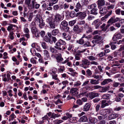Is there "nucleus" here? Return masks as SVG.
<instances>
[{
    "label": "nucleus",
    "instance_id": "obj_1",
    "mask_svg": "<svg viewBox=\"0 0 124 124\" xmlns=\"http://www.w3.org/2000/svg\"><path fill=\"white\" fill-rule=\"evenodd\" d=\"M90 65V62L87 59H84L82 60L80 66L84 69H86L89 68Z\"/></svg>",
    "mask_w": 124,
    "mask_h": 124
},
{
    "label": "nucleus",
    "instance_id": "obj_2",
    "mask_svg": "<svg viewBox=\"0 0 124 124\" xmlns=\"http://www.w3.org/2000/svg\"><path fill=\"white\" fill-rule=\"evenodd\" d=\"M66 44V42L63 40L60 39L58 40L55 44V46L54 47L58 50L61 51L62 50V48L60 47L61 45H65Z\"/></svg>",
    "mask_w": 124,
    "mask_h": 124
},
{
    "label": "nucleus",
    "instance_id": "obj_3",
    "mask_svg": "<svg viewBox=\"0 0 124 124\" xmlns=\"http://www.w3.org/2000/svg\"><path fill=\"white\" fill-rule=\"evenodd\" d=\"M63 19V17L62 15L58 13H57L54 16V22L56 23H58L60 22H61Z\"/></svg>",
    "mask_w": 124,
    "mask_h": 124
},
{
    "label": "nucleus",
    "instance_id": "obj_4",
    "mask_svg": "<svg viewBox=\"0 0 124 124\" xmlns=\"http://www.w3.org/2000/svg\"><path fill=\"white\" fill-rule=\"evenodd\" d=\"M86 49H84L82 50H78L77 51L78 53H77L75 55V59L77 60H79L81 59V58L82 57V55L81 53H83L85 52Z\"/></svg>",
    "mask_w": 124,
    "mask_h": 124
},
{
    "label": "nucleus",
    "instance_id": "obj_5",
    "mask_svg": "<svg viewBox=\"0 0 124 124\" xmlns=\"http://www.w3.org/2000/svg\"><path fill=\"white\" fill-rule=\"evenodd\" d=\"M73 30L75 32L79 33L82 32L83 30V28H80L78 25H76L74 26Z\"/></svg>",
    "mask_w": 124,
    "mask_h": 124
},
{
    "label": "nucleus",
    "instance_id": "obj_6",
    "mask_svg": "<svg viewBox=\"0 0 124 124\" xmlns=\"http://www.w3.org/2000/svg\"><path fill=\"white\" fill-rule=\"evenodd\" d=\"M119 20V18L116 17L115 16H113L108 21V23H109L113 24L118 21Z\"/></svg>",
    "mask_w": 124,
    "mask_h": 124
},
{
    "label": "nucleus",
    "instance_id": "obj_7",
    "mask_svg": "<svg viewBox=\"0 0 124 124\" xmlns=\"http://www.w3.org/2000/svg\"><path fill=\"white\" fill-rule=\"evenodd\" d=\"M86 16V13L84 12H80L77 13L76 14V16L79 17L82 19H84Z\"/></svg>",
    "mask_w": 124,
    "mask_h": 124
},
{
    "label": "nucleus",
    "instance_id": "obj_8",
    "mask_svg": "<svg viewBox=\"0 0 124 124\" xmlns=\"http://www.w3.org/2000/svg\"><path fill=\"white\" fill-rule=\"evenodd\" d=\"M74 10L76 12H77L81 10L82 9V6L79 3V2L77 3L74 7Z\"/></svg>",
    "mask_w": 124,
    "mask_h": 124
},
{
    "label": "nucleus",
    "instance_id": "obj_9",
    "mask_svg": "<svg viewBox=\"0 0 124 124\" xmlns=\"http://www.w3.org/2000/svg\"><path fill=\"white\" fill-rule=\"evenodd\" d=\"M101 24L99 19H97L94 20L92 23V25H94L96 29H98Z\"/></svg>",
    "mask_w": 124,
    "mask_h": 124
},
{
    "label": "nucleus",
    "instance_id": "obj_10",
    "mask_svg": "<svg viewBox=\"0 0 124 124\" xmlns=\"http://www.w3.org/2000/svg\"><path fill=\"white\" fill-rule=\"evenodd\" d=\"M67 32H64L62 33V37L67 41L70 40L71 39V37L70 35L67 34Z\"/></svg>",
    "mask_w": 124,
    "mask_h": 124
},
{
    "label": "nucleus",
    "instance_id": "obj_11",
    "mask_svg": "<svg viewBox=\"0 0 124 124\" xmlns=\"http://www.w3.org/2000/svg\"><path fill=\"white\" fill-rule=\"evenodd\" d=\"M70 93L72 95H76L78 93V89L76 87L71 88L70 91Z\"/></svg>",
    "mask_w": 124,
    "mask_h": 124
},
{
    "label": "nucleus",
    "instance_id": "obj_12",
    "mask_svg": "<svg viewBox=\"0 0 124 124\" xmlns=\"http://www.w3.org/2000/svg\"><path fill=\"white\" fill-rule=\"evenodd\" d=\"M31 31L33 34H34L36 38H39L40 36V32L37 28L31 30Z\"/></svg>",
    "mask_w": 124,
    "mask_h": 124
},
{
    "label": "nucleus",
    "instance_id": "obj_13",
    "mask_svg": "<svg viewBox=\"0 0 124 124\" xmlns=\"http://www.w3.org/2000/svg\"><path fill=\"white\" fill-rule=\"evenodd\" d=\"M44 54V55L46 58H45V60H51V58L50 57V54L49 52L46 50L43 51Z\"/></svg>",
    "mask_w": 124,
    "mask_h": 124
},
{
    "label": "nucleus",
    "instance_id": "obj_14",
    "mask_svg": "<svg viewBox=\"0 0 124 124\" xmlns=\"http://www.w3.org/2000/svg\"><path fill=\"white\" fill-rule=\"evenodd\" d=\"M36 19V20H39V26L40 28H42L45 25V23L43 22V20L41 18V17H37Z\"/></svg>",
    "mask_w": 124,
    "mask_h": 124
},
{
    "label": "nucleus",
    "instance_id": "obj_15",
    "mask_svg": "<svg viewBox=\"0 0 124 124\" xmlns=\"http://www.w3.org/2000/svg\"><path fill=\"white\" fill-rule=\"evenodd\" d=\"M107 9L106 7H104L103 8H100V9L99 13L101 15H104L107 12Z\"/></svg>",
    "mask_w": 124,
    "mask_h": 124
},
{
    "label": "nucleus",
    "instance_id": "obj_16",
    "mask_svg": "<svg viewBox=\"0 0 124 124\" xmlns=\"http://www.w3.org/2000/svg\"><path fill=\"white\" fill-rule=\"evenodd\" d=\"M97 121V119L95 117H90L89 118V123L90 124H95Z\"/></svg>",
    "mask_w": 124,
    "mask_h": 124
},
{
    "label": "nucleus",
    "instance_id": "obj_17",
    "mask_svg": "<svg viewBox=\"0 0 124 124\" xmlns=\"http://www.w3.org/2000/svg\"><path fill=\"white\" fill-rule=\"evenodd\" d=\"M89 95L90 98L91 99H92L98 96L99 94L98 93H95L93 92L90 93Z\"/></svg>",
    "mask_w": 124,
    "mask_h": 124
},
{
    "label": "nucleus",
    "instance_id": "obj_18",
    "mask_svg": "<svg viewBox=\"0 0 124 124\" xmlns=\"http://www.w3.org/2000/svg\"><path fill=\"white\" fill-rule=\"evenodd\" d=\"M91 105L89 103H86L84 106L83 108V111H88Z\"/></svg>",
    "mask_w": 124,
    "mask_h": 124
},
{
    "label": "nucleus",
    "instance_id": "obj_19",
    "mask_svg": "<svg viewBox=\"0 0 124 124\" xmlns=\"http://www.w3.org/2000/svg\"><path fill=\"white\" fill-rule=\"evenodd\" d=\"M97 2L98 7L99 8L105 5V1L104 0H98Z\"/></svg>",
    "mask_w": 124,
    "mask_h": 124
},
{
    "label": "nucleus",
    "instance_id": "obj_20",
    "mask_svg": "<svg viewBox=\"0 0 124 124\" xmlns=\"http://www.w3.org/2000/svg\"><path fill=\"white\" fill-rule=\"evenodd\" d=\"M90 83L92 85H97L99 84V80L92 79H90Z\"/></svg>",
    "mask_w": 124,
    "mask_h": 124
},
{
    "label": "nucleus",
    "instance_id": "obj_21",
    "mask_svg": "<svg viewBox=\"0 0 124 124\" xmlns=\"http://www.w3.org/2000/svg\"><path fill=\"white\" fill-rule=\"evenodd\" d=\"M113 82V80L111 79H104L101 83V85H104L108 83Z\"/></svg>",
    "mask_w": 124,
    "mask_h": 124
},
{
    "label": "nucleus",
    "instance_id": "obj_22",
    "mask_svg": "<svg viewBox=\"0 0 124 124\" xmlns=\"http://www.w3.org/2000/svg\"><path fill=\"white\" fill-rule=\"evenodd\" d=\"M56 59L57 62L58 63L61 62L63 60V58L62 57V55L61 54H59L56 57Z\"/></svg>",
    "mask_w": 124,
    "mask_h": 124
},
{
    "label": "nucleus",
    "instance_id": "obj_23",
    "mask_svg": "<svg viewBox=\"0 0 124 124\" xmlns=\"http://www.w3.org/2000/svg\"><path fill=\"white\" fill-rule=\"evenodd\" d=\"M118 116V114H112L108 116V118L109 120H111L116 118Z\"/></svg>",
    "mask_w": 124,
    "mask_h": 124
},
{
    "label": "nucleus",
    "instance_id": "obj_24",
    "mask_svg": "<svg viewBox=\"0 0 124 124\" xmlns=\"http://www.w3.org/2000/svg\"><path fill=\"white\" fill-rule=\"evenodd\" d=\"M112 11L111 10L109 11L108 14L105 15L103 17H102L101 19L102 21L105 20V19L107 18L109 16H110L112 14Z\"/></svg>",
    "mask_w": 124,
    "mask_h": 124
},
{
    "label": "nucleus",
    "instance_id": "obj_25",
    "mask_svg": "<svg viewBox=\"0 0 124 124\" xmlns=\"http://www.w3.org/2000/svg\"><path fill=\"white\" fill-rule=\"evenodd\" d=\"M98 9L96 8L91 9L90 11V14L94 15H96L98 14Z\"/></svg>",
    "mask_w": 124,
    "mask_h": 124
},
{
    "label": "nucleus",
    "instance_id": "obj_26",
    "mask_svg": "<svg viewBox=\"0 0 124 124\" xmlns=\"http://www.w3.org/2000/svg\"><path fill=\"white\" fill-rule=\"evenodd\" d=\"M87 120V116H83L81 117L79 120L80 122H86Z\"/></svg>",
    "mask_w": 124,
    "mask_h": 124
},
{
    "label": "nucleus",
    "instance_id": "obj_27",
    "mask_svg": "<svg viewBox=\"0 0 124 124\" xmlns=\"http://www.w3.org/2000/svg\"><path fill=\"white\" fill-rule=\"evenodd\" d=\"M59 32V30L58 29L53 30L51 32L53 36H55Z\"/></svg>",
    "mask_w": 124,
    "mask_h": 124
},
{
    "label": "nucleus",
    "instance_id": "obj_28",
    "mask_svg": "<svg viewBox=\"0 0 124 124\" xmlns=\"http://www.w3.org/2000/svg\"><path fill=\"white\" fill-rule=\"evenodd\" d=\"M92 74V72L90 69H88L86 71V76L88 77H91Z\"/></svg>",
    "mask_w": 124,
    "mask_h": 124
},
{
    "label": "nucleus",
    "instance_id": "obj_29",
    "mask_svg": "<svg viewBox=\"0 0 124 124\" xmlns=\"http://www.w3.org/2000/svg\"><path fill=\"white\" fill-rule=\"evenodd\" d=\"M102 38V37L101 36H99L98 35H96L94 36L93 37V39H95L98 42L101 40Z\"/></svg>",
    "mask_w": 124,
    "mask_h": 124
},
{
    "label": "nucleus",
    "instance_id": "obj_30",
    "mask_svg": "<svg viewBox=\"0 0 124 124\" xmlns=\"http://www.w3.org/2000/svg\"><path fill=\"white\" fill-rule=\"evenodd\" d=\"M69 27L67 26L62 27V28L61 30L65 31V32H69L70 31Z\"/></svg>",
    "mask_w": 124,
    "mask_h": 124
},
{
    "label": "nucleus",
    "instance_id": "obj_31",
    "mask_svg": "<svg viewBox=\"0 0 124 124\" xmlns=\"http://www.w3.org/2000/svg\"><path fill=\"white\" fill-rule=\"evenodd\" d=\"M57 49L54 47H53L51 46L50 47L49 50L51 52L54 54H55L57 52Z\"/></svg>",
    "mask_w": 124,
    "mask_h": 124
},
{
    "label": "nucleus",
    "instance_id": "obj_32",
    "mask_svg": "<svg viewBox=\"0 0 124 124\" xmlns=\"http://www.w3.org/2000/svg\"><path fill=\"white\" fill-rule=\"evenodd\" d=\"M57 23L54 22V21L53 22H50L49 23V27L52 29H54L55 28V24Z\"/></svg>",
    "mask_w": 124,
    "mask_h": 124
},
{
    "label": "nucleus",
    "instance_id": "obj_33",
    "mask_svg": "<svg viewBox=\"0 0 124 124\" xmlns=\"http://www.w3.org/2000/svg\"><path fill=\"white\" fill-rule=\"evenodd\" d=\"M62 84L63 85V86L62 87V89H63L66 86V85H68L69 82L67 80H64L62 82Z\"/></svg>",
    "mask_w": 124,
    "mask_h": 124
},
{
    "label": "nucleus",
    "instance_id": "obj_34",
    "mask_svg": "<svg viewBox=\"0 0 124 124\" xmlns=\"http://www.w3.org/2000/svg\"><path fill=\"white\" fill-rule=\"evenodd\" d=\"M96 5L95 3L91 4L90 5H88V8L89 9H93L94 8H96Z\"/></svg>",
    "mask_w": 124,
    "mask_h": 124
},
{
    "label": "nucleus",
    "instance_id": "obj_35",
    "mask_svg": "<svg viewBox=\"0 0 124 124\" xmlns=\"http://www.w3.org/2000/svg\"><path fill=\"white\" fill-rule=\"evenodd\" d=\"M30 26L31 29V30L37 28L36 27V25L35 23L34 22H32L30 24Z\"/></svg>",
    "mask_w": 124,
    "mask_h": 124
},
{
    "label": "nucleus",
    "instance_id": "obj_36",
    "mask_svg": "<svg viewBox=\"0 0 124 124\" xmlns=\"http://www.w3.org/2000/svg\"><path fill=\"white\" fill-rule=\"evenodd\" d=\"M70 17L72 18H73L75 17L76 16V14L75 11H71L70 13Z\"/></svg>",
    "mask_w": 124,
    "mask_h": 124
},
{
    "label": "nucleus",
    "instance_id": "obj_37",
    "mask_svg": "<svg viewBox=\"0 0 124 124\" xmlns=\"http://www.w3.org/2000/svg\"><path fill=\"white\" fill-rule=\"evenodd\" d=\"M31 0H27L26 1H25V4L27 5L29 9L31 8V6L30 5L31 3Z\"/></svg>",
    "mask_w": 124,
    "mask_h": 124
},
{
    "label": "nucleus",
    "instance_id": "obj_38",
    "mask_svg": "<svg viewBox=\"0 0 124 124\" xmlns=\"http://www.w3.org/2000/svg\"><path fill=\"white\" fill-rule=\"evenodd\" d=\"M84 46L85 47H88L91 46V45L90 42L86 41L84 44Z\"/></svg>",
    "mask_w": 124,
    "mask_h": 124
},
{
    "label": "nucleus",
    "instance_id": "obj_39",
    "mask_svg": "<svg viewBox=\"0 0 124 124\" xmlns=\"http://www.w3.org/2000/svg\"><path fill=\"white\" fill-rule=\"evenodd\" d=\"M63 27L68 26V22L65 20L62 21L60 24Z\"/></svg>",
    "mask_w": 124,
    "mask_h": 124
},
{
    "label": "nucleus",
    "instance_id": "obj_40",
    "mask_svg": "<svg viewBox=\"0 0 124 124\" xmlns=\"http://www.w3.org/2000/svg\"><path fill=\"white\" fill-rule=\"evenodd\" d=\"M110 95L108 94H105L102 96V98L103 99H109Z\"/></svg>",
    "mask_w": 124,
    "mask_h": 124
},
{
    "label": "nucleus",
    "instance_id": "obj_41",
    "mask_svg": "<svg viewBox=\"0 0 124 124\" xmlns=\"http://www.w3.org/2000/svg\"><path fill=\"white\" fill-rule=\"evenodd\" d=\"M60 68L58 69V71L59 72L62 73L65 70V67L64 66H60Z\"/></svg>",
    "mask_w": 124,
    "mask_h": 124
},
{
    "label": "nucleus",
    "instance_id": "obj_42",
    "mask_svg": "<svg viewBox=\"0 0 124 124\" xmlns=\"http://www.w3.org/2000/svg\"><path fill=\"white\" fill-rule=\"evenodd\" d=\"M66 48H67L68 50L69 51L71 50L73 47L72 45L70 44H67L66 46Z\"/></svg>",
    "mask_w": 124,
    "mask_h": 124
},
{
    "label": "nucleus",
    "instance_id": "obj_43",
    "mask_svg": "<svg viewBox=\"0 0 124 124\" xmlns=\"http://www.w3.org/2000/svg\"><path fill=\"white\" fill-rule=\"evenodd\" d=\"M101 75H96L95 74H93L92 75V77L93 78H94L96 79H98L101 78Z\"/></svg>",
    "mask_w": 124,
    "mask_h": 124
},
{
    "label": "nucleus",
    "instance_id": "obj_44",
    "mask_svg": "<svg viewBox=\"0 0 124 124\" xmlns=\"http://www.w3.org/2000/svg\"><path fill=\"white\" fill-rule=\"evenodd\" d=\"M87 58L90 61H93L95 60V58L92 55L88 56H87Z\"/></svg>",
    "mask_w": 124,
    "mask_h": 124
},
{
    "label": "nucleus",
    "instance_id": "obj_45",
    "mask_svg": "<svg viewBox=\"0 0 124 124\" xmlns=\"http://www.w3.org/2000/svg\"><path fill=\"white\" fill-rule=\"evenodd\" d=\"M76 20H74L72 21H70L69 22V25L71 26H73L74 24L76 23Z\"/></svg>",
    "mask_w": 124,
    "mask_h": 124
},
{
    "label": "nucleus",
    "instance_id": "obj_46",
    "mask_svg": "<svg viewBox=\"0 0 124 124\" xmlns=\"http://www.w3.org/2000/svg\"><path fill=\"white\" fill-rule=\"evenodd\" d=\"M100 114L101 115L104 116L106 115L105 109H102L100 110Z\"/></svg>",
    "mask_w": 124,
    "mask_h": 124
},
{
    "label": "nucleus",
    "instance_id": "obj_47",
    "mask_svg": "<svg viewBox=\"0 0 124 124\" xmlns=\"http://www.w3.org/2000/svg\"><path fill=\"white\" fill-rule=\"evenodd\" d=\"M77 42L80 44L82 45L84 43L85 41L83 39L81 38L79 40L77 41Z\"/></svg>",
    "mask_w": 124,
    "mask_h": 124
},
{
    "label": "nucleus",
    "instance_id": "obj_48",
    "mask_svg": "<svg viewBox=\"0 0 124 124\" xmlns=\"http://www.w3.org/2000/svg\"><path fill=\"white\" fill-rule=\"evenodd\" d=\"M86 30V33L88 34L92 31V29L91 26H89Z\"/></svg>",
    "mask_w": 124,
    "mask_h": 124
},
{
    "label": "nucleus",
    "instance_id": "obj_49",
    "mask_svg": "<svg viewBox=\"0 0 124 124\" xmlns=\"http://www.w3.org/2000/svg\"><path fill=\"white\" fill-rule=\"evenodd\" d=\"M60 8V6L59 5H56L53 6V8L54 10L55 11L58 10Z\"/></svg>",
    "mask_w": 124,
    "mask_h": 124
},
{
    "label": "nucleus",
    "instance_id": "obj_50",
    "mask_svg": "<svg viewBox=\"0 0 124 124\" xmlns=\"http://www.w3.org/2000/svg\"><path fill=\"white\" fill-rule=\"evenodd\" d=\"M58 75L57 74L53 75H52V78L55 80H57L58 81L60 80L57 77Z\"/></svg>",
    "mask_w": 124,
    "mask_h": 124
},
{
    "label": "nucleus",
    "instance_id": "obj_51",
    "mask_svg": "<svg viewBox=\"0 0 124 124\" xmlns=\"http://www.w3.org/2000/svg\"><path fill=\"white\" fill-rule=\"evenodd\" d=\"M14 33L12 31L10 32L9 34V37L11 40H13L14 39Z\"/></svg>",
    "mask_w": 124,
    "mask_h": 124
},
{
    "label": "nucleus",
    "instance_id": "obj_52",
    "mask_svg": "<svg viewBox=\"0 0 124 124\" xmlns=\"http://www.w3.org/2000/svg\"><path fill=\"white\" fill-rule=\"evenodd\" d=\"M117 39H117L116 37L114 36L112 38L113 42L111 43H113V44L117 43Z\"/></svg>",
    "mask_w": 124,
    "mask_h": 124
},
{
    "label": "nucleus",
    "instance_id": "obj_53",
    "mask_svg": "<svg viewBox=\"0 0 124 124\" xmlns=\"http://www.w3.org/2000/svg\"><path fill=\"white\" fill-rule=\"evenodd\" d=\"M94 18L95 17L93 16H89L87 18V20L89 21H90L94 19Z\"/></svg>",
    "mask_w": 124,
    "mask_h": 124
},
{
    "label": "nucleus",
    "instance_id": "obj_54",
    "mask_svg": "<svg viewBox=\"0 0 124 124\" xmlns=\"http://www.w3.org/2000/svg\"><path fill=\"white\" fill-rule=\"evenodd\" d=\"M41 45L42 47L44 49H46L47 48L46 43L45 42H42Z\"/></svg>",
    "mask_w": 124,
    "mask_h": 124
},
{
    "label": "nucleus",
    "instance_id": "obj_55",
    "mask_svg": "<svg viewBox=\"0 0 124 124\" xmlns=\"http://www.w3.org/2000/svg\"><path fill=\"white\" fill-rule=\"evenodd\" d=\"M58 116V114H55L54 113H52L51 118L55 119V118L57 117Z\"/></svg>",
    "mask_w": 124,
    "mask_h": 124
},
{
    "label": "nucleus",
    "instance_id": "obj_56",
    "mask_svg": "<svg viewBox=\"0 0 124 124\" xmlns=\"http://www.w3.org/2000/svg\"><path fill=\"white\" fill-rule=\"evenodd\" d=\"M121 11L120 8H118L115 10V12L116 14L120 15H121Z\"/></svg>",
    "mask_w": 124,
    "mask_h": 124
},
{
    "label": "nucleus",
    "instance_id": "obj_57",
    "mask_svg": "<svg viewBox=\"0 0 124 124\" xmlns=\"http://www.w3.org/2000/svg\"><path fill=\"white\" fill-rule=\"evenodd\" d=\"M106 115L107 114H109L111 112V109H105Z\"/></svg>",
    "mask_w": 124,
    "mask_h": 124
},
{
    "label": "nucleus",
    "instance_id": "obj_58",
    "mask_svg": "<svg viewBox=\"0 0 124 124\" xmlns=\"http://www.w3.org/2000/svg\"><path fill=\"white\" fill-rule=\"evenodd\" d=\"M30 62L34 64H36L37 63V61L36 60L34 59V58L32 57L30 59Z\"/></svg>",
    "mask_w": 124,
    "mask_h": 124
},
{
    "label": "nucleus",
    "instance_id": "obj_59",
    "mask_svg": "<svg viewBox=\"0 0 124 124\" xmlns=\"http://www.w3.org/2000/svg\"><path fill=\"white\" fill-rule=\"evenodd\" d=\"M108 23V24H107L106 26L104 28L102 29V31H107L110 25V24L109 23Z\"/></svg>",
    "mask_w": 124,
    "mask_h": 124
},
{
    "label": "nucleus",
    "instance_id": "obj_60",
    "mask_svg": "<svg viewBox=\"0 0 124 124\" xmlns=\"http://www.w3.org/2000/svg\"><path fill=\"white\" fill-rule=\"evenodd\" d=\"M109 45L111 46V49L112 50L115 49L116 47V46L114 45L113 43H110Z\"/></svg>",
    "mask_w": 124,
    "mask_h": 124
},
{
    "label": "nucleus",
    "instance_id": "obj_61",
    "mask_svg": "<svg viewBox=\"0 0 124 124\" xmlns=\"http://www.w3.org/2000/svg\"><path fill=\"white\" fill-rule=\"evenodd\" d=\"M33 17V14L31 13H30L29 14V16L28 18V20L29 21H31Z\"/></svg>",
    "mask_w": 124,
    "mask_h": 124
},
{
    "label": "nucleus",
    "instance_id": "obj_62",
    "mask_svg": "<svg viewBox=\"0 0 124 124\" xmlns=\"http://www.w3.org/2000/svg\"><path fill=\"white\" fill-rule=\"evenodd\" d=\"M122 108V107H117L116 106L114 110L115 111H119L121 110Z\"/></svg>",
    "mask_w": 124,
    "mask_h": 124
},
{
    "label": "nucleus",
    "instance_id": "obj_63",
    "mask_svg": "<svg viewBox=\"0 0 124 124\" xmlns=\"http://www.w3.org/2000/svg\"><path fill=\"white\" fill-rule=\"evenodd\" d=\"M99 56L100 57H102L105 55V53L104 52H101L99 54H98Z\"/></svg>",
    "mask_w": 124,
    "mask_h": 124
},
{
    "label": "nucleus",
    "instance_id": "obj_64",
    "mask_svg": "<svg viewBox=\"0 0 124 124\" xmlns=\"http://www.w3.org/2000/svg\"><path fill=\"white\" fill-rule=\"evenodd\" d=\"M117 39H121L122 38V36L121 34L120 33H118L115 36Z\"/></svg>",
    "mask_w": 124,
    "mask_h": 124
}]
</instances>
